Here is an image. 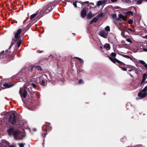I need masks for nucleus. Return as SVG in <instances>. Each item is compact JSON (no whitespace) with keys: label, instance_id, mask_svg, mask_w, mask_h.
Listing matches in <instances>:
<instances>
[{"label":"nucleus","instance_id":"1","mask_svg":"<svg viewBox=\"0 0 147 147\" xmlns=\"http://www.w3.org/2000/svg\"><path fill=\"white\" fill-rule=\"evenodd\" d=\"M7 132L9 135L12 134L16 140H22L24 137V133L18 130L13 131V128H10L7 130Z\"/></svg>","mask_w":147,"mask_h":147},{"label":"nucleus","instance_id":"2","mask_svg":"<svg viewBox=\"0 0 147 147\" xmlns=\"http://www.w3.org/2000/svg\"><path fill=\"white\" fill-rule=\"evenodd\" d=\"M52 4L51 2L49 3L47 5L43 7L41 10H38V12L40 13H43L44 14L49 13L52 9Z\"/></svg>","mask_w":147,"mask_h":147},{"label":"nucleus","instance_id":"3","mask_svg":"<svg viewBox=\"0 0 147 147\" xmlns=\"http://www.w3.org/2000/svg\"><path fill=\"white\" fill-rule=\"evenodd\" d=\"M21 32V30L20 29H19L17 31L16 33L15 34V39H12V42H11L12 45H11L10 47L12 46V45L13 44L14 42L13 41H14V42L16 41L19 38L20 36V35Z\"/></svg>","mask_w":147,"mask_h":147},{"label":"nucleus","instance_id":"4","mask_svg":"<svg viewBox=\"0 0 147 147\" xmlns=\"http://www.w3.org/2000/svg\"><path fill=\"white\" fill-rule=\"evenodd\" d=\"M9 122L12 124L15 123L16 121V117L15 114L12 113L10 117Z\"/></svg>","mask_w":147,"mask_h":147},{"label":"nucleus","instance_id":"5","mask_svg":"<svg viewBox=\"0 0 147 147\" xmlns=\"http://www.w3.org/2000/svg\"><path fill=\"white\" fill-rule=\"evenodd\" d=\"M47 76L45 75H42L40 79V82L41 84L43 85L45 84V81H46V78Z\"/></svg>","mask_w":147,"mask_h":147},{"label":"nucleus","instance_id":"6","mask_svg":"<svg viewBox=\"0 0 147 147\" xmlns=\"http://www.w3.org/2000/svg\"><path fill=\"white\" fill-rule=\"evenodd\" d=\"M127 19V17L126 16H123L121 14H120L119 15L118 17L117 18V19L118 20L121 21V20H122L123 21H125Z\"/></svg>","mask_w":147,"mask_h":147},{"label":"nucleus","instance_id":"7","mask_svg":"<svg viewBox=\"0 0 147 147\" xmlns=\"http://www.w3.org/2000/svg\"><path fill=\"white\" fill-rule=\"evenodd\" d=\"M108 34V32L103 30H102L100 32L99 34L101 36L105 38H106L107 37Z\"/></svg>","mask_w":147,"mask_h":147},{"label":"nucleus","instance_id":"8","mask_svg":"<svg viewBox=\"0 0 147 147\" xmlns=\"http://www.w3.org/2000/svg\"><path fill=\"white\" fill-rule=\"evenodd\" d=\"M1 147H9V144L7 142L5 141L1 143Z\"/></svg>","mask_w":147,"mask_h":147},{"label":"nucleus","instance_id":"9","mask_svg":"<svg viewBox=\"0 0 147 147\" xmlns=\"http://www.w3.org/2000/svg\"><path fill=\"white\" fill-rule=\"evenodd\" d=\"M13 85V84H3V87L2 88L3 89H5L7 88H10Z\"/></svg>","mask_w":147,"mask_h":147},{"label":"nucleus","instance_id":"10","mask_svg":"<svg viewBox=\"0 0 147 147\" xmlns=\"http://www.w3.org/2000/svg\"><path fill=\"white\" fill-rule=\"evenodd\" d=\"M109 59L112 62H113V63H115L116 62H117L119 64L122 63L120 61L118 60L115 58H113L111 57H109Z\"/></svg>","mask_w":147,"mask_h":147},{"label":"nucleus","instance_id":"11","mask_svg":"<svg viewBox=\"0 0 147 147\" xmlns=\"http://www.w3.org/2000/svg\"><path fill=\"white\" fill-rule=\"evenodd\" d=\"M86 10H83L81 13V16L82 18H84L86 16Z\"/></svg>","mask_w":147,"mask_h":147},{"label":"nucleus","instance_id":"12","mask_svg":"<svg viewBox=\"0 0 147 147\" xmlns=\"http://www.w3.org/2000/svg\"><path fill=\"white\" fill-rule=\"evenodd\" d=\"M104 47L107 50H109L110 48V45L109 44L106 43L104 45Z\"/></svg>","mask_w":147,"mask_h":147},{"label":"nucleus","instance_id":"13","mask_svg":"<svg viewBox=\"0 0 147 147\" xmlns=\"http://www.w3.org/2000/svg\"><path fill=\"white\" fill-rule=\"evenodd\" d=\"M139 62L142 64L144 67L147 69V64H146L143 61L140 60Z\"/></svg>","mask_w":147,"mask_h":147},{"label":"nucleus","instance_id":"14","mask_svg":"<svg viewBox=\"0 0 147 147\" xmlns=\"http://www.w3.org/2000/svg\"><path fill=\"white\" fill-rule=\"evenodd\" d=\"M147 78V74H144L143 75V77L142 80V81L141 82V84L143 83V82H144L146 79Z\"/></svg>","mask_w":147,"mask_h":147},{"label":"nucleus","instance_id":"15","mask_svg":"<svg viewBox=\"0 0 147 147\" xmlns=\"http://www.w3.org/2000/svg\"><path fill=\"white\" fill-rule=\"evenodd\" d=\"M27 93L26 90H24L23 91V94L22 95V96H21V97H23L25 98L26 97Z\"/></svg>","mask_w":147,"mask_h":147},{"label":"nucleus","instance_id":"16","mask_svg":"<svg viewBox=\"0 0 147 147\" xmlns=\"http://www.w3.org/2000/svg\"><path fill=\"white\" fill-rule=\"evenodd\" d=\"M99 15L98 16V17L97 18H94L90 22V24H92V23L93 22H96L97 20H98V19L99 18Z\"/></svg>","mask_w":147,"mask_h":147},{"label":"nucleus","instance_id":"17","mask_svg":"<svg viewBox=\"0 0 147 147\" xmlns=\"http://www.w3.org/2000/svg\"><path fill=\"white\" fill-rule=\"evenodd\" d=\"M39 13H40L38 12V11H37V12L31 15L30 16V19L32 20V19H33L35 17H36L38 15V14Z\"/></svg>","mask_w":147,"mask_h":147},{"label":"nucleus","instance_id":"18","mask_svg":"<svg viewBox=\"0 0 147 147\" xmlns=\"http://www.w3.org/2000/svg\"><path fill=\"white\" fill-rule=\"evenodd\" d=\"M93 16V15L92 14V12L91 11H90L89 12V13L87 15V19H90L91 17H92Z\"/></svg>","mask_w":147,"mask_h":147},{"label":"nucleus","instance_id":"19","mask_svg":"<svg viewBox=\"0 0 147 147\" xmlns=\"http://www.w3.org/2000/svg\"><path fill=\"white\" fill-rule=\"evenodd\" d=\"M22 42V40H20L18 42L17 45H16V47L18 48H19Z\"/></svg>","mask_w":147,"mask_h":147},{"label":"nucleus","instance_id":"20","mask_svg":"<svg viewBox=\"0 0 147 147\" xmlns=\"http://www.w3.org/2000/svg\"><path fill=\"white\" fill-rule=\"evenodd\" d=\"M105 30L107 31H110V27L109 26H107L105 28Z\"/></svg>","mask_w":147,"mask_h":147},{"label":"nucleus","instance_id":"21","mask_svg":"<svg viewBox=\"0 0 147 147\" xmlns=\"http://www.w3.org/2000/svg\"><path fill=\"white\" fill-rule=\"evenodd\" d=\"M103 3V2L101 1H99L97 2V5L98 6H99L101 5Z\"/></svg>","mask_w":147,"mask_h":147},{"label":"nucleus","instance_id":"22","mask_svg":"<svg viewBox=\"0 0 147 147\" xmlns=\"http://www.w3.org/2000/svg\"><path fill=\"white\" fill-rule=\"evenodd\" d=\"M127 13L131 16H132L133 14V12L131 11H128Z\"/></svg>","mask_w":147,"mask_h":147},{"label":"nucleus","instance_id":"23","mask_svg":"<svg viewBox=\"0 0 147 147\" xmlns=\"http://www.w3.org/2000/svg\"><path fill=\"white\" fill-rule=\"evenodd\" d=\"M33 67H34L33 66H30L28 68V69L29 71H32V69Z\"/></svg>","mask_w":147,"mask_h":147},{"label":"nucleus","instance_id":"24","mask_svg":"<svg viewBox=\"0 0 147 147\" xmlns=\"http://www.w3.org/2000/svg\"><path fill=\"white\" fill-rule=\"evenodd\" d=\"M123 56L127 59H129L131 60H132L131 58L129 57V56L127 55H123Z\"/></svg>","mask_w":147,"mask_h":147},{"label":"nucleus","instance_id":"25","mask_svg":"<svg viewBox=\"0 0 147 147\" xmlns=\"http://www.w3.org/2000/svg\"><path fill=\"white\" fill-rule=\"evenodd\" d=\"M18 144L20 147H24V145L25 144H23V143H19Z\"/></svg>","mask_w":147,"mask_h":147},{"label":"nucleus","instance_id":"26","mask_svg":"<svg viewBox=\"0 0 147 147\" xmlns=\"http://www.w3.org/2000/svg\"><path fill=\"white\" fill-rule=\"evenodd\" d=\"M128 23L129 24H132L133 23V21L131 19L129 20L128 21Z\"/></svg>","mask_w":147,"mask_h":147},{"label":"nucleus","instance_id":"27","mask_svg":"<svg viewBox=\"0 0 147 147\" xmlns=\"http://www.w3.org/2000/svg\"><path fill=\"white\" fill-rule=\"evenodd\" d=\"M142 2V0H139L138 1H137V3L138 4H141Z\"/></svg>","mask_w":147,"mask_h":147},{"label":"nucleus","instance_id":"28","mask_svg":"<svg viewBox=\"0 0 147 147\" xmlns=\"http://www.w3.org/2000/svg\"><path fill=\"white\" fill-rule=\"evenodd\" d=\"M111 56L114 57H115V56H116V54L115 53H111Z\"/></svg>","mask_w":147,"mask_h":147},{"label":"nucleus","instance_id":"29","mask_svg":"<svg viewBox=\"0 0 147 147\" xmlns=\"http://www.w3.org/2000/svg\"><path fill=\"white\" fill-rule=\"evenodd\" d=\"M89 3L88 1H86L85 2H82L81 3L82 5H85L86 4H88Z\"/></svg>","mask_w":147,"mask_h":147},{"label":"nucleus","instance_id":"30","mask_svg":"<svg viewBox=\"0 0 147 147\" xmlns=\"http://www.w3.org/2000/svg\"><path fill=\"white\" fill-rule=\"evenodd\" d=\"M126 40L128 42H130V43H132V41L130 38H127L126 39Z\"/></svg>","mask_w":147,"mask_h":147},{"label":"nucleus","instance_id":"31","mask_svg":"<svg viewBox=\"0 0 147 147\" xmlns=\"http://www.w3.org/2000/svg\"><path fill=\"white\" fill-rule=\"evenodd\" d=\"M74 58H75V59H79V61L80 62H82V60L79 58H78V57H75Z\"/></svg>","mask_w":147,"mask_h":147},{"label":"nucleus","instance_id":"32","mask_svg":"<svg viewBox=\"0 0 147 147\" xmlns=\"http://www.w3.org/2000/svg\"><path fill=\"white\" fill-rule=\"evenodd\" d=\"M78 83L79 84H82L83 83V81L82 80H80L78 82Z\"/></svg>","mask_w":147,"mask_h":147},{"label":"nucleus","instance_id":"33","mask_svg":"<svg viewBox=\"0 0 147 147\" xmlns=\"http://www.w3.org/2000/svg\"><path fill=\"white\" fill-rule=\"evenodd\" d=\"M121 68L122 69L123 71H126L127 70V69L125 68H124L123 67H121Z\"/></svg>","mask_w":147,"mask_h":147},{"label":"nucleus","instance_id":"34","mask_svg":"<svg viewBox=\"0 0 147 147\" xmlns=\"http://www.w3.org/2000/svg\"><path fill=\"white\" fill-rule=\"evenodd\" d=\"M19 92L20 94V95L21 96H22V90L21 88H20V90L19 91Z\"/></svg>","mask_w":147,"mask_h":147},{"label":"nucleus","instance_id":"35","mask_svg":"<svg viewBox=\"0 0 147 147\" xmlns=\"http://www.w3.org/2000/svg\"><path fill=\"white\" fill-rule=\"evenodd\" d=\"M32 87L33 88H34L36 87V85L35 84H34V83H32Z\"/></svg>","mask_w":147,"mask_h":147},{"label":"nucleus","instance_id":"36","mask_svg":"<svg viewBox=\"0 0 147 147\" xmlns=\"http://www.w3.org/2000/svg\"><path fill=\"white\" fill-rule=\"evenodd\" d=\"M128 30L129 31H130L131 32H134V31H133V30H132V29L130 28H128Z\"/></svg>","mask_w":147,"mask_h":147},{"label":"nucleus","instance_id":"37","mask_svg":"<svg viewBox=\"0 0 147 147\" xmlns=\"http://www.w3.org/2000/svg\"><path fill=\"white\" fill-rule=\"evenodd\" d=\"M73 5H74V6L75 7H77L76 3V2H74L73 3Z\"/></svg>","mask_w":147,"mask_h":147},{"label":"nucleus","instance_id":"38","mask_svg":"<svg viewBox=\"0 0 147 147\" xmlns=\"http://www.w3.org/2000/svg\"><path fill=\"white\" fill-rule=\"evenodd\" d=\"M143 51H144L147 52V49H144Z\"/></svg>","mask_w":147,"mask_h":147},{"label":"nucleus","instance_id":"39","mask_svg":"<svg viewBox=\"0 0 147 147\" xmlns=\"http://www.w3.org/2000/svg\"><path fill=\"white\" fill-rule=\"evenodd\" d=\"M133 70L132 69H129L128 70V71L129 72H130Z\"/></svg>","mask_w":147,"mask_h":147},{"label":"nucleus","instance_id":"40","mask_svg":"<svg viewBox=\"0 0 147 147\" xmlns=\"http://www.w3.org/2000/svg\"><path fill=\"white\" fill-rule=\"evenodd\" d=\"M117 0H111V1H112V2H115Z\"/></svg>","mask_w":147,"mask_h":147},{"label":"nucleus","instance_id":"41","mask_svg":"<svg viewBox=\"0 0 147 147\" xmlns=\"http://www.w3.org/2000/svg\"><path fill=\"white\" fill-rule=\"evenodd\" d=\"M42 52L40 51H38V53H41Z\"/></svg>","mask_w":147,"mask_h":147},{"label":"nucleus","instance_id":"42","mask_svg":"<svg viewBox=\"0 0 147 147\" xmlns=\"http://www.w3.org/2000/svg\"><path fill=\"white\" fill-rule=\"evenodd\" d=\"M44 135V136H46V134H42V135Z\"/></svg>","mask_w":147,"mask_h":147},{"label":"nucleus","instance_id":"43","mask_svg":"<svg viewBox=\"0 0 147 147\" xmlns=\"http://www.w3.org/2000/svg\"><path fill=\"white\" fill-rule=\"evenodd\" d=\"M38 68H39V69H40V70L41 69V67H38Z\"/></svg>","mask_w":147,"mask_h":147},{"label":"nucleus","instance_id":"44","mask_svg":"<svg viewBox=\"0 0 147 147\" xmlns=\"http://www.w3.org/2000/svg\"><path fill=\"white\" fill-rule=\"evenodd\" d=\"M129 75L131 77H132V76L130 74H129Z\"/></svg>","mask_w":147,"mask_h":147},{"label":"nucleus","instance_id":"45","mask_svg":"<svg viewBox=\"0 0 147 147\" xmlns=\"http://www.w3.org/2000/svg\"><path fill=\"white\" fill-rule=\"evenodd\" d=\"M102 46H101L100 47V48L101 49H102Z\"/></svg>","mask_w":147,"mask_h":147},{"label":"nucleus","instance_id":"46","mask_svg":"<svg viewBox=\"0 0 147 147\" xmlns=\"http://www.w3.org/2000/svg\"><path fill=\"white\" fill-rule=\"evenodd\" d=\"M135 9L136 10V8H135Z\"/></svg>","mask_w":147,"mask_h":147}]
</instances>
